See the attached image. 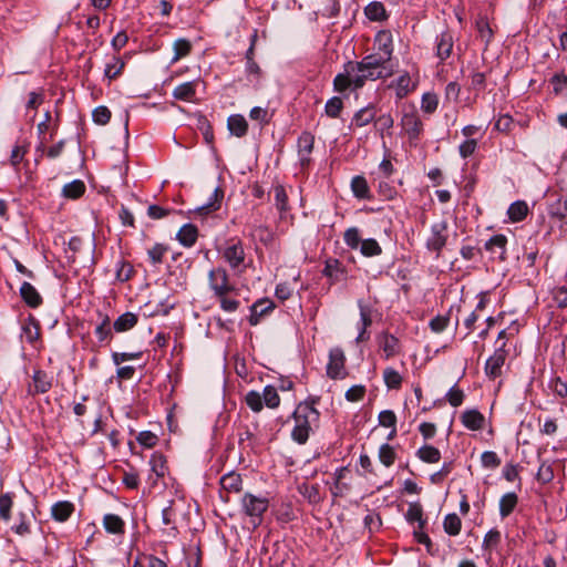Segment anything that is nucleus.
<instances>
[{
  "instance_id": "obj_43",
  "label": "nucleus",
  "mask_w": 567,
  "mask_h": 567,
  "mask_svg": "<svg viewBox=\"0 0 567 567\" xmlns=\"http://www.w3.org/2000/svg\"><path fill=\"white\" fill-rule=\"evenodd\" d=\"M405 517L410 523H417L419 529H423L425 520L423 519V509L419 503H412L409 505Z\"/></svg>"
},
{
  "instance_id": "obj_10",
  "label": "nucleus",
  "mask_w": 567,
  "mask_h": 567,
  "mask_svg": "<svg viewBox=\"0 0 567 567\" xmlns=\"http://www.w3.org/2000/svg\"><path fill=\"white\" fill-rule=\"evenodd\" d=\"M223 257L233 269L238 268L245 260V251L243 244L239 240L230 243L225 248Z\"/></svg>"
},
{
  "instance_id": "obj_13",
  "label": "nucleus",
  "mask_w": 567,
  "mask_h": 567,
  "mask_svg": "<svg viewBox=\"0 0 567 567\" xmlns=\"http://www.w3.org/2000/svg\"><path fill=\"white\" fill-rule=\"evenodd\" d=\"M358 307L360 310V322L361 329L357 337V342H362L369 339V333L367 329L372 324V309L369 305L364 303L362 300L358 301Z\"/></svg>"
},
{
  "instance_id": "obj_9",
  "label": "nucleus",
  "mask_w": 567,
  "mask_h": 567,
  "mask_svg": "<svg viewBox=\"0 0 567 567\" xmlns=\"http://www.w3.org/2000/svg\"><path fill=\"white\" fill-rule=\"evenodd\" d=\"M346 357L340 348H333L329 353V362L327 364V374L331 379H342L346 377L344 371Z\"/></svg>"
},
{
  "instance_id": "obj_34",
  "label": "nucleus",
  "mask_w": 567,
  "mask_h": 567,
  "mask_svg": "<svg viewBox=\"0 0 567 567\" xmlns=\"http://www.w3.org/2000/svg\"><path fill=\"white\" fill-rule=\"evenodd\" d=\"M365 17L371 21H383L388 18L384 4L379 1H372L364 8Z\"/></svg>"
},
{
  "instance_id": "obj_8",
  "label": "nucleus",
  "mask_w": 567,
  "mask_h": 567,
  "mask_svg": "<svg viewBox=\"0 0 567 567\" xmlns=\"http://www.w3.org/2000/svg\"><path fill=\"white\" fill-rule=\"evenodd\" d=\"M505 341L495 350L485 363V373L491 379H496L502 374V368L505 363L507 352L505 350Z\"/></svg>"
},
{
  "instance_id": "obj_58",
  "label": "nucleus",
  "mask_w": 567,
  "mask_h": 567,
  "mask_svg": "<svg viewBox=\"0 0 567 567\" xmlns=\"http://www.w3.org/2000/svg\"><path fill=\"white\" fill-rule=\"evenodd\" d=\"M12 498L9 494L0 495V519L8 522L11 518Z\"/></svg>"
},
{
  "instance_id": "obj_33",
  "label": "nucleus",
  "mask_w": 567,
  "mask_h": 567,
  "mask_svg": "<svg viewBox=\"0 0 567 567\" xmlns=\"http://www.w3.org/2000/svg\"><path fill=\"white\" fill-rule=\"evenodd\" d=\"M415 83L412 81L408 72L400 75L395 83V94L398 99L405 97L410 92L415 90Z\"/></svg>"
},
{
  "instance_id": "obj_18",
  "label": "nucleus",
  "mask_w": 567,
  "mask_h": 567,
  "mask_svg": "<svg viewBox=\"0 0 567 567\" xmlns=\"http://www.w3.org/2000/svg\"><path fill=\"white\" fill-rule=\"evenodd\" d=\"M224 198V190L220 187H216L210 195L207 203L198 206L195 212L202 216L208 215L213 212H216L220 208L221 200Z\"/></svg>"
},
{
  "instance_id": "obj_26",
  "label": "nucleus",
  "mask_w": 567,
  "mask_h": 567,
  "mask_svg": "<svg viewBox=\"0 0 567 567\" xmlns=\"http://www.w3.org/2000/svg\"><path fill=\"white\" fill-rule=\"evenodd\" d=\"M548 214L553 219L560 223V230H563L564 226H567V198L565 200L558 199L550 204Z\"/></svg>"
},
{
  "instance_id": "obj_4",
  "label": "nucleus",
  "mask_w": 567,
  "mask_h": 567,
  "mask_svg": "<svg viewBox=\"0 0 567 567\" xmlns=\"http://www.w3.org/2000/svg\"><path fill=\"white\" fill-rule=\"evenodd\" d=\"M401 126L410 141L419 140L423 132V123L414 104L403 106Z\"/></svg>"
},
{
  "instance_id": "obj_48",
  "label": "nucleus",
  "mask_w": 567,
  "mask_h": 567,
  "mask_svg": "<svg viewBox=\"0 0 567 567\" xmlns=\"http://www.w3.org/2000/svg\"><path fill=\"white\" fill-rule=\"evenodd\" d=\"M23 333L28 342L33 343L40 338V327L34 318H29L23 326Z\"/></svg>"
},
{
  "instance_id": "obj_61",
  "label": "nucleus",
  "mask_w": 567,
  "mask_h": 567,
  "mask_svg": "<svg viewBox=\"0 0 567 567\" xmlns=\"http://www.w3.org/2000/svg\"><path fill=\"white\" fill-rule=\"evenodd\" d=\"M92 117L96 124L105 125L111 120V111L106 106H97L94 109Z\"/></svg>"
},
{
  "instance_id": "obj_63",
  "label": "nucleus",
  "mask_w": 567,
  "mask_h": 567,
  "mask_svg": "<svg viewBox=\"0 0 567 567\" xmlns=\"http://www.w3.org/2000/svg\"><path fill=\"white\" fill-rule=\"evenodd\" d=\"M446 400L452 406H460L464 400V392L456 386H452L446 393Z\"/></svg>"
},
{
  "instance_id": "obj_21",
  "label": "nucleus",
  "mask_w": 567,
  "mask_h": 567,
  "mask_svg": "<svg viewBox=\"0 0 567 567\" xmlns=\"http://www.w3.org/2000/svg\"><path fill=\"white\" fill-rule=\"evenodd\" d=\"M377 116V109L373 104H369L365 107L357 111L352 117L351 125L357 127H363L371 122H374Z\"/></svg>"
},
{
  "instance_id": "obj_59",
  "label": "nucleus",
  "mask_w": 567,
  "mask_h": 567,
  "mask_svg": "<svg viewBox=\"0 0 567 567\" xmlns=\"http://www.w3.org/2000/svg\"><path fill=\"white\" fill-rule=\"evenodd\" d=\"M136 441L146 449H152L157 444L158 437L151 431H142L136 436Z\"/></svg>"
},
{
  "instance_id": "obj_32",
  "label": "nucleus",
  "mask_w": 567,
  "mask_h": 567,
  "mask_svg": "<svg viewBox=\"0 0 567 567\" xmlns=\"http://www.w3.org/2000/svg\"><path fill=\"white\" fill-rule=\"evenodd\" d=\"M313 143L315 137L308 132L302 133L298 138V148H299V155L300 161L303 164L305 162H308V156L313 150Z\"/></svg>"
},
{
  "instance_id": "obj_40",
  "label": "nucleus",
  "mask_w": 567,
  "mask_h": 567,
  "mask_svg": "<svg viewBox=\"0 0 567 567\" xmlns=\"http://www.w3.org/2000/svg\"><path fill=\"white\" fill-rule=\"evenodd\" d=\"M353 195L360 199L370 198V189L367 179L363 176H355L351 181Z\"/></svg>"
},
{
  "instance_id": "obj_35",
  "label": "nucleus",
  "mask_w": 567,
  "mask_h": 567,
  "mask_svg": "<svg viewBox=\"0 0 567 567\" xmlns=\"http://www.w3.org/2000/svg\"><path fill=\"white\" fill-rule=\"evenodd\" d=\"M518 497L515 493H506L499 499V515L502 518L509 516L517 506Z\"/></svg>"
},
{
  "instance_id": "obj_36",
  "label": "nucleus",
  "mask_w": 567,
  "mask_h": 567,
  "mask_svg": "<svg viewBox=\"0 0 567 567\" xmlns=\"http://www.w3.org/2000/svg\"><path fill=\"white\" fill-rule=\"evenodd\" d=\"M528 214V206L524 200H516L509 205L507 209L508 218L513 223H518L525 219Z\"/></svg>"
},
{
  "instance_id": "obj_60",
  "label": "nucleus",
  "mask_w": 567,
  "mask_h": 567,
  "mask_svg": "<svg viewBox=\"0 0 567 567\" xmlns=\"http://www.w3.org/2000/svg\"><path fill=\"white\" fill-rule=\"evenodd\" d=\"M482 465L486 468H496L501 465V458L493 451H485L481 455Z\"/></svg>"
},
{
  "instance_id": "obj_16",
  "label": "nucleus",
  "mask_w": 567,
  "mask_h": 567,
  "mask_svg": "<svg viewBox=\"0 0 567 567\" xmlns=\"http://www.w3.org/2000/svg\"><path fill=\"white\" fill-rule=\"evenodd\" d=\"M506 244L507 238L505 235L498 234L493 237H491L486 244L485 249L493 254L495 258L499 259L501 261L505 260V254H506Z\"/></svg>"
},
{
  "instance_id": "obj_25",
  "label": "nucleus",
  "mask_w": 567,
  "mask_h": 567,
  "mask_svg": "<svg viewBox=\"0 0 567 567\" xmlns=\"http://www.w3.org/2000/svg\"><path fill=\"white\" fill-rule=\"evenodd\" d=\"M452 49H453V35L449 31L442 32L436 38V54H437V56L442 61L447 59L452 53Z\"/></svg>"
},
{
  "instance_id": "obj_23",
  "label": "nucleus",
  "mask_w": 567,
  "mask_h": 567,
  "mask_svg": "<svg viewBox=\"0 0 567 567\" xmlns=\"http://www.w3.org/2000/svg\"><path fill=\"white\" fill-rule=\"evenodd\" d=\"M176 238L184 247H193L198 238V229L193 224H185L178 230Z\"/></svg>"
},
{
  "instance_id": "obj_30",
  "label": "nucleus",
  "mask_w": 567,
  "mask_h": 567,
  "mask_svg": "<svg viewBox=\"0 0 567 567\" xmlns=\"http://www.w3.org/2000/svg\"><path fill=\"white\" fill-rule=\"evenodd\" d=\"M220 486L223 489L227 492H234L238 493L241 491L243 487V478L240 474L235 472H229L221 476L220 478Z\"/></svg>"
},
{
  "instance_id": "obj_17",
  "label": "nucleus",
  "mask_w": 567,
  "mask_h": 567,
  "mask_svg": "<svg viewBox=\"0 0 567 567\" xmlns=\"http://www.w3.org/2000/svg\"><path fill=\"white\" fill-rule=\"evenodd\" d=\"M380 348L382 349L385 359H390L400 352V341L393 334L383 332L379 337Z\"/></svg>"
},
{
  "instance_id": "obj_7",
  "label": "nucleus",
  "mask_w": 567,
  "mask_h": 567,
  "mask_svg": "<svg viewBox=\"0 0 567 567\" xmlns=\"http://www.w3.org/2000/svg\"><path fill=\"white\" fill-rule=\"evenodd\" d=\"M53 385V377L49 375L43 370H34L32 381L29 382L27 391L29 395L35 396L44 394L51 390Z\"/></svg>"
},
{
  "instance_id": "obj_5",
  "label": "nucleus",
  "mask_w": 567,
  "mask_h": 567,
  "mask_svg": "<svg viewBox=\"0 0 567 567\" xmlns=\"http://www.w3.org/2000/svg\"><path fill=\"white\" fill-rule=\"evenodd\" d=\"M447 221L441 220L431 226V234L426 239V248L439 257L447 243Z\"/></svg>"
},
{
  "instance_id": "obj_44",
  "label": "nucleus",
  "mask_w": 567,
  "mask_h": 567,
  "mask_svg": "<svg viewBox=\"0 0 567 567\" xmlns=\"http://www.w3.org/2000/svg\"><path fill=\"white\" fill-rule=\"evenodd\" d=\"M124 66L125 63L121 58L113 56L112 60L105 65L104 75L109 80H114L122 73Z\"/></svg>"
},
{
  "instance_id": "obj_15",
  "label": "nucleus",
  "mask_w": 567,
  "mask_h": 567,
  "mask_svg": "<svg viewBox=\"0 0 567 567\" xmlns=\"http://www.w3.org/2000/svg\"><path fill=\"white\" fill-rule=\"evenodd\" d=\"M274 308H275V305L269 299L257 300L250 307L249 323L251 326H257L260 322L261 318L264 316L268 315Z\"/></svg>"
},
{
  "instance_id": "obj_12",
  "label": "nucleus",
  "mask_w": 567,
  "mask_h": 567,
  "mask_svg": "<svg viewBox=\"0 0 567 567\" xmlns=\"http://www.w3.org/2000/svg\"><path fill=\"white\" fill-rule=\"evenodd\" d=\"M200 83L199 80H194L189 82H184L179 85H177L173 90V97L178 101L184 102H195L196 100V89L198 84Z\"/></svg>"
},
{
  "instance_id": "obj_38",
  "label": "nucleus",
  "mask_w": 567,
  "mask_h": 567,
  "mask_svg": "<svg viewBox=\"0 0 567 567\" xmlns=\"http://www.w3.org/2000/svg\"><path fill=\"white\" fill-rule=\"evenodd\" d=\"M272 193L275 197V206L277 207L279 213H287L289 210V205L288 195L285 187L281 184H276L272 186Z\"/></svg>"
},
{
  "instance_id": "obj_27",
  "label": "nucleus",
  "mask_w": 567,
  "mask_h": 567,
  "mask_svg": "<svg viewBox=\"0 0 567 567\" xmlns=\"http://www.w3.org/2000/svg\"><path fill=\"white\" fill-rule=\"evenodd\" d=\"M462 423L472 431H477L484 426V415L477 410H467L462 414Z\"/></svg>"
},
{
  "instance_id": "obj_51",
  "label": "nucleus",
  "mask_w": 567,
  "mask_h": 567,
  "mask_svg": "<svg viewBox=\"0 0 567 567\" xmlns=\"http://www.w3.org/2000/svg\"><path fill=\"white\" fill-rule=\"evenodd\" d=\"M134 272L133 266L125 261L124 259H120L116 262V278L121 282H125L131 279Z\"/></svg>"
},
{
  "instance_id": "obj_46",
  "label": "nucleus",
  "mask_w": 567,
  "mask_h": 567,
  "mask_svg": "<svg viewBox=\"0 0 567 567\" xmlns=\"http://www.w3.org/2000/svg\"><path fill=\"white\" fill-rule=\"evenodd\" d=\"M383 380L389 389H399L402 384L401 374L391 367L384 369Z\"/></svg>"
},
{
  "instance_id": "obj_55",
  "label": "nucleus",
  "mask_w": 567,
  "mask_h": 567,
  "mask_svg": "<svg viewBox=\"0 0 567 567\" xmlns=\"http://www.w3.org/2000/svg\"><path fill=\"white\" fill-rule=\"evenodd\" d=\"M167 246L163 244H155L147 250L148 258L153 265H159L163 262V257L167 252Z\"/></svg>"
},
{
  "instance_id": "obj_28",
  "label": "nucleus",
  "mask_w": 567,
  "mask_h": 567,
  "mask_svg": "<svg viewBox=\"0 0 567 567\" xmlns=\"http://www.w3.org/2000/svg\"><path fill=\"white\" fill-rule=\"evenodd\" d=\"M74 505L68 501H61L52 505L51 516L56 522H65L73 513Z\"/></svg>"
},
{
  "instance_id": "obj_11",
  "label": "nucleus",
  "mask_w": 567,
  "mask_h": 567,
  "mask_svg": "<svg viewBox=\"0 0 567 567\" xmlns=\"http://www.w3.org/2000/svg\"><path fill=\"white\" fill-rule=\"evenodd\" d=\"M34 523L35 516L33 513L27 514L20 512L18 514L16 523L11 526V530L20 537H27L31 534L32 525Z\"/></svg>"
},
{
  "instance_id": "obj_41",
  "label": "nucleus",
  "mask_w": 567,
  "mask_h": 567,
  "mask_svg": "<svg viewBox=\"0 0 567 567\" xmlns=\"http://www.w3.org/2000/svg\"><path fill=\"white\" fill-rule=\"evenodd\" d=\"M416 455L425 463H437L441 460V452L432 445H423L417 450Z\"/></svg>"
},
{
  "instance_id": "obj_56",
  "label": "nucleus",
  "mask_w": 567,
  "mask_h": 567,
  "mask_svg": "<svg viewBox=\"0 0 567 567\" xmlns=\"http://www.w3.org/2000/svg\"><path fill=\"white\" fill-rule=\"evenodd\" d=\"M152 471L155 473L157 477H163L165 475V457L159 453H154L150 461Z\"/></svg>"
},
{
  "instance_id": "obj_19",
  "label": "nucleus",
  "mask_w": 567,
  "mask_h": 567,
  "mask_svg": "<svg viewBox=\"0 0 567 567\" xmlns=\"http://www.w3.org/2000/svg\"><path fill=\"white\" fill-rule=\"evenodd\" d=\"M371 59V62L378 70L383 71V75L386 78L391 76L394 73L395 65L392 61V58L389 55H384V53L373 52L367 55Z\"/></svg>"
},
{
  "instance_id": "obj_62",
  "label": "nucleus",
  "mask_w": 567,
  "mask_h": 567,
  "mask_svg": "<svg viewBox=\"0 0 567 567\" xmlns=\"http://www.w3.org/2000/svg\"><path fill=\"white\" fill-rule=\"evenodd\" d=\"M246 403L254 411L259 412L262 409V396L256 391H250L246 394Z\"/></svg>"
},
{
  "instance_id": "obj_57",
  "label": "nucleus",
  "mask_w": 567,
  "mask_h": 567,
  "mask_svg": "<svg viewBox=\"0 0 567 567\" xmlns=\"http://www.w3.org/2000/svg\"><path fill=\"white\" fill-rule=\"evenodd\" d=\"M95 334L101 342L112 338V328L107 316H105L101 323L95 328Z\"/></svg>"
},
{
  "instance_id": "obj_50",
  "label": "nucleus",
  "mask_w": 567,
  "mask_h": 567,
  "mask_svg": "<svg viewBox=\"0 0 567 567\" xmlns=\"http://www.w3.org/2000/svg\"><path fill=\"white\" fill-rule=\"evenodd\" d=\"M343 109V102L339 96L329 99L324 106V112L329 117L336 118L340 115Z\"/></svg>"
},
{
  "instance_id": "obj_54",
  "label": "nucleus",
  "mask_w": 567,
  "mask_h": 567,
  "mask_svg": "<svg viewBox=\"0 0 567 567\" xmlns=\"http://www.w3.org/2000/svg\"><path fill=\"white\" fill-rule=\"evenodd\" d=\"M261 396H262L265 404L270 409L277 408L280 403L279 394H278L276 388H274L271 385H267L264 389V393Z\"/></svg>"
},
{
  "instance_id": "obj_24",
  "label": "nucleus",
  "mask_w": 567,
  "mask_h": 567,
  "mask_svg": "<svg viewBox=\"0 0 567 567\" xmlns=\"http://www.w3.org/2000/svg\"><path fill=\"white\" fill-rule=\"evenodd\" d=\"M20 295L23 301L31 308H37L42 303V297L30 282L24 281L21 285Z\"/></svg>"
},
{
  "instance_id": "obj_37",
  "label": "nucleus",
  "mask_w": 567,
  "mask_h": 567,
  "mask_svg": "<svg viewBox=\"0 0 567 567\" xmlns=\"http://www.w3.org/2000/svg\"><path fill=\"white\" fill-rule=\"evenodd\" d=\"M85 192V184L81 179H74L71 183H68L62 188V195L65 198L78 199Z\"/></svg>"
},
{
  "instance_id": "obj_20",
  "label": "nucleus",
  "mask_w": 567,
  "mask_h": 567,
  "mask_svg": "<svg viewBox=\"0 0 567 567\" xmlns=\"http://www.w3.org/2000/svg\"><path fill=\"white\" fill-rule=\"evenodd\" d=\"M371 59V62L378 70L383 71V75L386 78L391 76L394 73L395 65L392 61V58L389 55H384V53L373 52L367 55Z\"/></svg>"
},
{
  "instance_id": "obj_53",
  "label": "nucleus",
  "mask_w": 567,
  "mask_h": 567,
  "mask_svg": "<svg viewBox=\"0 0 567 567\" xmlns=\"http://www.w3.org/2000/svg\"><path fill=\"white\" fill-rule=\"evenodd\" d=\"M343 240L351 249H357L361 245L360 231L357 227L348 228L343 234Z\"/></svg>"
},
{
  "instance_id": "obj_49",
  "label": "nucleus",
  "mask_w": 567,
  "mask_h": 567,
  "mask_svg": "<svg viewBox=\"0 0 567 567\" xmlns=\"http://www.w3.org/2000/svg\"><path fill=\"white\" fill-rule=\"evenodd\" d=\"M439 105V99L435 93L426 92L422 95L421 109L426 114H433Z\"/></svg>"
},
{
  "instance_id": "obj_52",
  "label": "nucleus",
  "mask_w": 567,
  "mask_h": 567,
  "mask_svg": "<svg viewBox=\"0 0 567 567\" xmlns=\"http://www.w3.org/2000/svg\"><path fill=\"white\" fill-rule=\"evenodd\" d=\"M395 456V451L390 444L385 443L380 446L379 460L384 466L390 467L394 463Z\"/></svg>"
},
{
  "instance_id": "obj_14",
  "label": "nucleus",
  "mask_w": 567,
  "mask_h": 567,
  "mask_svg": "<svg viewBox=\"0 0 567 567\" xmlns=\"http://www.w3.org/2000/svg\"><path fill=\"white\" fill-rule=\"evenodd\" d=\"M322 274L329 278L330 285H334L347 277V271L338 259L327 260Z\"/></svg>"
},
{
  "instance_id": "obj_3",
  "label": "nucleus",
  "mask_w": 567,
  "mask_h": 567,
  "mask_svg": "<svg viewBox=\"0 0 567 567\" xmlns=\"http://www.w3.org/2000/svg\"><path fill=\"white\" fill-rule=\"evenodd\" d=\"M244 513L250 517L254 527H258L262 522V515L269 507V501L264 496H256L251 493H245L241 498Z\"/></svg>"
},
{
  "instance_id": "obj_39",
  "label": "nucleus",
  "mask_w": 567,
  "mask_h": 567,
  "mask_svg": "<svg viewBox=\"0 0 567 567\" xmlns=\"http://www.w3.org/2000/svg\"><path fill=\"white\" fill-rule=\"evenodd\" d=\"M103 525L106 532L111 534L124 533V520L115 514H106L103 518Z\"/></svg>"
},
{
  "instance_id": "obj_45",
  "label": "nucleus",
  "mask_w": 567,
  "mask_h": 567,
  "mask_svg": "<svg viewBox=\"0 0 567 567\" xmlns=\"http://www.w3.org/2000/svg\"><path fill=\"white\" fill-rule=\"evenodd\" d=\"M462 527L461 518L456 514H449L445 516L443 522V528L450 536H456L460 534Z\"/></svg>"
},
{
  "instance_id": "obj_22",
  "label": "nucleus",
  "mask_w": 567,
  "mask_h": 567,
  "mask_svg": "<svg viewBox=\"0 0 567 567\" xmlns=\"http://www.w3.org/2000/svg\"><path fill=\"white\" fill-rule=\"evenodd\" d=\"M374 52L384 53V55L392 58L393 41L389 31H380L377 33L374 39Z\"/></svg>"
},
{
  "instance_id": "obj_31",
  "label": "nucleus",
  "mask_w": 567,
  "mask_h": 567,
  "mask_svg": "<svg viewBox=\"0 0 567 567\" xmlns=\"http://www.w3.org/2000/svg\"><path fill=\"white\" fill-rule=\"evenodd\" d=\"M138 317L133 312H125L121 315L113 323L115 332H125L136 326Z\"/></svg>"
},
{
  "instance_id": "obj_42",
  "label": "nucleus",
  "mask_w": 567,
  "mask_h": 567,
  "mask_svg": "<svg viewBox=\"0 0 567 567\" xmlns=\"http://www.w3.org/2000/svg\"><path fill=\"white\" fill-rule=\"evenodd\" d=\"M174 55L172 58V63L177 62L178 60L187 56L192 51V43L187 39H177L173 43Z\"/></svg>"
},
{
  "instance_id": "obj_29",
  "label": "nucleus",
  "mask_w": 567,
  "mask_h": 567,
  "mask_svg": "<svg viewBox=\"0 0 567 567\" xmlns=\"http://www.w3.org/2000/svg\"><path fill=\"white\" fill-rule=\"evenodd\" d=\"M227 125L230 133L237 137H243L247 134L248 123L240 114L230 115L228 117Z\"/></svg>"
},
{
  "instance_id": "obj_2",
  "label": "nucleus",
  "mask_w": 567,
  "mask_h": 567,
  "mask_svg": "<svg viewBox=\"0 0 567 567\" xmlns=\"http://www.w3.org/2000/svg\"><path fill=\"white\" fill-rule=\"evenodd\" d=\"M319 417V412L316 408L308 403H300L293 412L295 426L291 432V437L298 444H305L309 439L311 431V423Z\"/></svg>"
},
{
  "instance_id": "obj_6",
  "label": "nucleus",
  "mask_w": 567,
  "mask_h": 567,
  "mask_svg": "<svg viewBox=\"0 0 567 567\" xmlns=\"http://www.w3.org/2000/svg\"><path fill=\"white\" fill-rule=\"evenodd\" d=\"M208 282L216 297H223V295L235 290V287L229 284L228 274L224 268L212 269L208 274Z\"/></svg>"
},
{
  "instance_id": "obj_1",
  "label": "nucleus",
  "mask_w": 567,
  "mask_h": 567,
  "mask_svg": "<svg viewBox=\"0 0 567 567\" xmlns=\"http://www.w3.org/2000/svg\"><path fill=\"white\" fill-rule=\"evenodd\" d=\"M383 71L378 70L367 55L359 62L348 61L343 65V72L333 79L334 91L342 93L348 89H361L367 81L385 79Z\"/></svg>"
},
{
  "instance_id": "obj_64",
  "label": "nucleus",
  "mask_w": 567,
  "mask_h": 567,
  "mask_svg": "<svg viewBox=\"0 0 567 567\" xmlns=\"http://www.w3.org/2000/svg\"><path fill=\"white\" fill-rule=\"evenodd\" d=\"M394 125V120L391 114H382L379 117L375 116L374 126L383 133L384 131H389Z\"/></svg>"
},
{
  "instance_id": "obj_47",
  "label": "nucleus",
  "mask_w": 567,
  "mask_h": 567,
  "mask_svg": "<svg viewBox=\"0 0 567 567\" xmlns=\"http://www.w3.org/2000/svg\"><path fill=\"white\" fill-rule=\"evenodd\" d=\"M360 251L365 257H374L382 254V248L375 239L370 238L361 241Z\"/></svg>"
}]
</instances>
